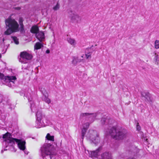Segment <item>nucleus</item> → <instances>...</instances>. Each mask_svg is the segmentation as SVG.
I'll return each instance as SVG.
<instances>
[{
	"instance_id": "obj_1",
	"label": "nucleus",
	"mask_w": 159,
	"mask_h": 159,
	"mask_svg": "<svg viewBox=\"0 0 159 159\" xmlns=\"http://www.w3.org/2000/svg\"><path fill=\"white\" fill-rule=\"evenodd\" d=\"M10 134L8 132L6 133L3 135V138L4 139H6L5 140L6 147L7 148L8 146H12L16 142L17 143L19 148L20 150L23 151L25 154H27L28 152L25 150L26 148L25 141H22L20 139L10 138Z\"/></svg>"
},
{
	"instance_id": "obj_2",
	"label": "nucleus",
	"mask_w": 159,
	"mask_h": 159,
	"mask_svg": "<svg viewBox=\"0 0 159 159\" xmlns=\"http://www.w3.org/2000/svg\"><path fill=\"white\" fill-rule=\"evenodd\" d=\"M5 24L6 27L8 28L4 32V34L9 35L19 31V24L14 19L8 18L6 20Z\"/></svg>"
},
{
	"instance_id": "obj_3",
	"label": "nucleus",
	"mask_w": 159,
	"mask_h": 159,
	"mask_svg": "<svg viewBox=\"0 0 159 159\" xmlns=\"http://www.w3.org/2000/svg\"><path fill=\"white\" fill-rule=\"evenodd\" d=\"M106 132L116 139H122L126 137V131L125 130L120 129L115 126L111 128Z\"/></svg>"
},
{
	"instance_id": "obj_4",
	"label": "nucleus",
	"mask_w": 159,
	"mask_h": 159,
	"mask_svg": "<svg viewBox=\"0 0 159 159\" xmlns=\"http://www.w3.org/2000/svg\"><path fill=\"white\" fill-rule=\"evenodd\" d=\"M54 150L53 146L48 143H45L41 148L40 150L42 157L44 158L46 156L47 158L54 159V157L52 156Z\"/></svg>"
},
{
	"instance_id": "obj_5",
	"label": "nucleus",
	"mask_w": 159,
	"mask_h": 159,
	"mask_svg": "<svg viewBox=\"0 0 159 159\" xmlns=\"http://www.w3.org/2000/svg\"><path fill=\"white\" fill-rule=\"evenodd\" d=\"M36 121L35 127L37 128L46 126L48 123V121L45 116L40 111H38L36 114Z\"/></svg>"
},
{
	"instance_id": "obj_6",
	"label": "nucleus",
	"mask_w": 159,
	"mask_h": 159,
	"mask_svg": "<svg viewBox=\"0 0 159 159\" xmlns=\"http://www.w3.org/2000/svg\"><path fill=\"white\" fill-rule=\"evenodd\" d=\"M16 80V78L15 76H5L2 74L0 73V83L11 87L14 86V82Z\"/></svg>"
},
{
	"instance_id": "obj_7",
	"label": "nucleus",
	"mask_w": 159,
	"mask_h": 159,
	"mask_svg": "<svg viewBox=\"0 0 159 159\" xmlns=\"http://www.w3.org/2000/svg\"><path fill=\"white\" fill-rule=\"evenodd\" d=\"M87 139L92 141L95 144H96L99 142V138L98 134L96 131L93 130H89L86 135Z\"/></svg>"
},
{
	"instance_id": "obj_8",
	"label": "nucleus",
	"mask_w": 159,
	"mask_h": 159,
	"mask_svg": "<svg viewBox=\"0 0 159 159\" xmlns=\"http://www.w3.org/2000/svg\"><path fill=\"white\" fill-rule=\"evenodd\" d=\"M20 57L19 61L24 63H27L28 61L31 60L32 57L31 54L25 51L20 53Z\"/></svg>"
},
{
	"instance_id": "obj_9",
	"label": "nucleus",
	"mask_w": 159,
	"mask_h": 159,
	"mask_svg": "<svg viewBox=\"0 0 159 159\" xmlns=\"http://www.w3.org/2000/svg\"><path fill=\"white\" fill-rule=\"evenodd\" d=\"M96 113H81L80 115L81 117H85L86 119L90 120V123L93 122L96 116Z\"/></svg>"
},
{
	"instance_id": "obj_10",
	"label": "nucleus",
	"mask_w": 159,
	"mask_h": 159,
	"mask_svg": "<svg viewBox=\"0 0 159 159\" xmlns=\"http://www.w3.org/2000/svg\"><path fill=\"white\" fill-rule=\"evenodd\" d=\"M70 18L71 21L74 23H80L81 20V17L75 12L72 13Z\"/></svg>"
},
{
	"instance_id": "obj_11",
	"label": "nucleus",
	"mask_w": 159,
	"mask_h": 159,
	"mask_svg": "<svg viewBox=\"0 0 159 159\" xmlns=\"http://www.w3.org/2000/svg\"><path fill=\"white\" fill-rule=\"evenodd\" d=\"M25 96L28 98V101L30 102V108L32 111L34 112L36 111V107H35L34 104H33V102L32 100V98H30V93H27L25 94Z\"/></svg>"
},
{
	"instance_id": "obj_12",
	"label": "nucleus",
	"mask_w": 159,
	"mask_h": 159,
	"mask_svg": "<svg viewBox=\"0 0 159 159\" xmlns=\"http://www.w3.org/2000/svg\"><path fill=\"white\" fill-rule=\"evenodd\" d=\"M89 125L90 123H89L87 122L83 125V128L82 129L81 133V139H82V141L83 140L85 133L88 129V128L89 126Z\"/></svg>"
},
{
	"instance_id": "obj_13",
	"label": "nucleus",
	"mask_w": 159,
	"mask_h": 159,
	"mask_svg": "<svg viewBox=\"0 0 159 159\" xmlns=\"http://www.w3.org/2000/svg\"><path fill=\"white\" fill-rule=\"evenodd\" d=\"M8 41L5 39L3 38H2V40L1 42V46L3 48V50H5L4 52H6L7 49L9 45Z\"/></svg>"
},
{
	"instance_id": "obj_14",
	"label": "nucleus",
	"mask_w": 159,
	"mask_h": 159,
	"mask_svg": "<svg viewBox=\"0 0 159 159\" xmlns=\"http://www.w3.org/2000/svg\"><path fill=\"white\" fill-rule=\"evenodd\" d=\"M36 38L40 41L42 42L45 39L44 34L43 32H40L36 34Z\"/></svg>"
},
{
	"instance_id": "obj_15",
	"label": "nucleus",
	"mask_w": 159,
	"mask_h": 159,
	"mask_svg": "<svg viewBox=\"0 0 159 159\" xmlns=\"http://www.w3.org/2000/svg\"><path fill=\"white\" fill-rule=\"evenodd\" d=\"M43 96L42 97V100L48 104L50 103L51 101L50 99L48 98V94L46 91L43 92Z\"/></svg>"
},
{
	"instance_id": "obj_16",
	"label": "nucleus",
	"mask_w": 159,
	"mask_h": 159,
	"mask_svg": "<svg viewBox=\"0 0 159 159\" xmlns=\"http://www.w3.org/2000/svg\"><path fill=\"white\" fill-rule=\"evenodd\" d=\"M101 149V148L100 147L96 150L91 152L90 154L91 157L93 158H97L98 156V153Z\"/></svg>"
},
{
	"instance_id": "obj_17",
	"label": "nucleus",
	"mask_w": 159,
	"mask_h": 159,
	"mask_svg": "<svg viewBox=\"0 0 159 159\" xmlns=\"http://www.w3.org/2000/svg\"><path fill=\"white\" fill-rule=\"evenodd\" d=\"M101 159H112L111 153L108 152H105L101 155Z\"/></svg>"
},
{
	"instance_id": "obj_18",
	"label": "nucleus",
	"mask_w": 159,
	"mask_h": 159,
	"mask_svg": "<svg viewBox=\"0 0 159 159\" xmlns=\"http://www.w3.org/2000/svg\"><path fill=\"white\" fill-rule=\"evenodd\" d=\"M67 41L72 46L75 47L76 44V42L74 39L70 38H68L67 39Z\"/></svg>"
},
{
	"instance_id": "obj_19",
	"label": "nucleus",
	"mask_w": 159,
	"mask_h": 159,
	"mask_svg": "<svg viewBox=\"0 0 159 159\" xmlns=\"http://www.w3.org/2000/svg\"><path fill=\"white\" fill-rule=\"evenodd\" d=\"M39 30V29L38 27L36 25H34L32 27L30 31L32 33L36 34L38 32Z\"/></svg>"
},
{
	"instance_id": "obj_20",
	"label": "nucleus",
	"mask_w": 159,
	"mask_h": 159,
	"mask_svg": "<svg viewBox=\"0 0 159 159\" xmlns=\"http://www.w3.org/2000/svg\"><path fill=\"white\" fill-rule=\"evenodd\" d=\"M81 61V60L78 59L77 57H73V60L72 61V63L74 66L77 65L78 62Z\"/></svg>"
},
{
	"instance_id": "obj_21",
	"label": "nucleus",
	"mask_w": 159,
	"mask_h": 159,
	"mask_svg": "<svg viewBox=\"0 0 159 159\" xmlns=\"http://www.w3.org/2000/svg\"><path fill=\"white\" fill-rule=\"evenodd\" d=\"M43 47V45L42 43L39 42L36 43L34 46V50L40 49Z\"/></svg>"
},
{
	"instance_id": "obj_22",
	"label": "nucleus",
	"mask_w": 159,
	"mask_h": 159,
	"mask_svg": "<svg viewBox=\"0 0 159 159\" xmlns=\"http://www.w3.org/2000/svg\"><path fill=\"white\" fill-rule=\"evenodd\" d=\"M45 138L46 139L51 141L53 142L54 141V136L51 135L49 133L47 134L45 137Z\"/></svg>"
},
{
	"instance_id": "obj_23",
	"label": "nucleus",
	"mask_w": 159,
	"mask_h": 159,
	"mask_svg": "<svg viewBox=\"0 0 159 159\" xmlns=\"http://www.w3.org/2000/svg\"><path fill=\"white\" fill-rule=\"evenodd\" d=\"M110 120L109 119H106L105 118H103L101 119V122L102 124H109Z\"/></svg>"
},
{
	"instance_id": "obj_24",
	"label": "nucleus",
	"mask_w": 159,
	"mask_h": 159,
	"mask_svg": "<svg viewBox=\"0 0 159 159\" xmlns=\"http://www.w3.org/2000/svg\"><path fill=\"white\" fill-rule=\"evenodd\" d=\"M12 39V42L13 41L16 44H18L19 43V39L16 36H11Z\"/></svg>"
},
{
	"instance_id": "obj_25",
	"label": "nucleus",
	"mask_w": 159,
	"mask_h": 159,
	"mask_svg": "<svg viewBox=\"0 0 159 159\" xmlns=\"http://www.w3.org/2000/svg\"><path fill=\"white\" fill-rule=\"evenodd\" d=\"M154 48L156 49L159 48V40H156L154 43Z\"/></svg>"
},
{
	"instance_id": "obj_26",
	"label": "nucleus",
	"mask_w": 159,
	"mask_h": 159,
	"mask_svg": "<svg viewBox=\"0 0 159 159\" xmlns=\"http://www.w3.org/2000/svg\"><path fill=\"white\" fill-rule=\"evenodd\" d=\"M60 7V4L58 2L57 4L56 5V6H54L53 7V9L54 11H57L59 9Z\"/></svg>"
},
{
	"instance_id": "obj_27",
	"label": "nucleus",
	"mask_w": 159,
	"mask_h": 159,
	"mask_svg": "<svg viewBox=\"0 0 159 159\" xmlns=\"http://www.w3.org/2000/svg\"><path fill=\"white\" fill-rule=\"evenodd\" d=\"M91 54H92L91 52H89L86 53V52L85 55L86 56V58L88 59L89 58H91Z\"/></svg>"
},
{
	"instance_id": "obj_28",
	"label": "nucleus",
	"mask_w": 159,
	"mask_h": 159,
	"mask_svg": "<svg viewBox=\"0 0 159 159\" xmlns=\"http://www.w3.org/2000/svg\"><path fill=\"white\" fill-rule=\"evenodd\" d=\"M24 26L20 27V32H21V33H23L25 32V30H24Z\"/></svg>"
},
{
	"instance_id": "obj_29",
	"label": "nucleus",
	"mask_w": 159,
	"mask_h": 159,
	"mask_svg": "<svg viewBox=\"0 0 159 159\" xmlns=\"http://www.w3.org/2000/svg\"><path fill=\"white\" fill-rule=\"evenodd\" d=\"M155 56L154 57V59L156 62H157L158 61V55H157L156 53H155Z\"/></svg>"
},
{
	"instance_id": "obj_30",
	"label": "nucleus",
	"mask_w": 159,
	"mask_h": 159,
	"mask_svg": "<svg viewBox=\"0 0 159 159\" xmlns=\"http://www.w3.org/2000/svg\"><path fill=\"white\" fill-rule=\"evenodd\" d=\"M136 129H137L138 130H140L141 129L138 123H137V124L136 125Z\"/></svg>"
},
{
	"instance_id": "obj_31",
	"label": "nucleus",
	"mask_w": 159,
	"mask_h": 159,
	"mask_svg": "<svg viewBox=\"0 0 159 159\" xmlns=\"http://www.w3.org/2000/svg\"><path fill=\"white\" fill-rule=\"evenodd\" d=\"M19 23L20 25V27L24 26L23 25V22H19Z\"/></svg>"
},
{
	"instance_id": "obj_32",
	"label": "nucleus",
	"mask_w": 159,
	"mask_h": 159,
	"mask_svg": "<svg viewBox=\"0 0 159 159\" xmlns=\"http://www.w3.org/2000/svg\"><path fill=\"white\" fill-rule=\"evenodd\" d=\"M23 19L22 18H20L19 20V22H23Z\"/></svg>"
},
{
	"instance_id": "obj_33",
	"label": "nucleus",
	"mask_w": 159,
	"mask_h": 159,
	"mask_svg": "<svg viewBox=\"0 0 159 159\" xmlns=\"http://www.w3.org/2000/svg\"><path fill=\"white\" fill-rule=\"evenodd\" d=\"M46 53H50V51L49 50H47L46 51Z\"/></svg>"
},
{
	"instance_id": "obj_34",
	"label": "nucleus",
	"mask_w": 159,
	"mask_h": 159,
	"mask_svg": "<svg viewBox=\"0 0 159 159\" xmlns=\"http://www.w3.org/2000/svg\"><path fill=\"white\" fill-rule=\"evenodd\" d=\"M15 9L17 10H20V7H15Z\"/></svg>"
},
{
	"instance_id": "obj_35",
	"label": "nucleus",
	"mask_w": 159,
	"mask_h": 159,
	"mask_svg": "<svg viewBox=\"0 0 159 159\" xmlns=\"http://www.w3.org/2000/svg\"><path fill=\"white\" fill-rule=\"evenodd\" d=\"M84 55H83L81 57H82L83 58V57H84Z\"/></svg>"
},
{
	"instance_id": "obj_36",
	"label": "nucleus",
	"mask_w": 159,
	"mask_h": 159,
	"mask_svg": "<svg viewBox=\"0 0 159 159\" xmlns=\"http://www.w3.org/2000/svg\"><path fill=\"white\" fill-rule=\"evenodd\" d=\"M1 54H0V58H1Z\"/></svg>"
},
{
	"instance_id": "obj_37",
	"label": "nucleus",
	"mask_w": 159,
	"mask_h": 159,
	"mask_svg": "<svg viewBox=\"0 0 159 159\" xmlns=\"http://www.w3.org/2000/svg\"><path fill=\"white\" fill-rule=\"evenodd\" d=\"M70 12H72V11H70Z\"/></svg>"
},
{
	"instance_id": "obj_38",
	"label": "nucleus",
	"mask_w": 159,
	"mask_h": 159,
	"mask_svg": "<svg viewBox=\"0 0 159 159\" xmlns=\"http://www.w3.org/2000/svg\"><path fill=\"white\" fill-rule=\"evenodd\" d=\"M7 150V149H5V150Z\"/></svg>"
}]
</instances>
